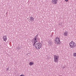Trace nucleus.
<instances>
[{
  "label": "nucleus",
  "mask_w": 76,
  "mask_h": 76,
  "mask_svg": "<svg viewBox=\"0 0 76 76\" xmlns=\"http://www.w3.org/2000/svg\"><path fill=\"white\" fill-rule=\"evenodd\" d=\"M38 37V34H37L33 39V41H32V44L33 46L35 45V44L36 43V42H38V40H37V38Z\"/></svg>",
  "instance_id": "f257e3e1"
},
{
  "label": "nucleus",
  "mask_w": 76,
  "mask_h": 76,
  "mask_svg": "<svg viewBox=\"0 0 76 76\" xmlns=\"http://www.w3.org/2000/svg\"><path fill=\"white\" fill-rule=\"evenodd\" d=\"M42 47V45L41 43H37L35 45V48L37 50H39Z\"/></svg>",
  "instance_id": "f03ea898"
},
{
  "label": "nucleus",
  "mask_w": 76,
  "mask_h": 76,
  "mask_svg": "<svg viewBox=\"0 0 76 76\" xmlns=\"http://www.w3.org/2000/svg\"><path fill=\"white\" fill-rule=\"evenodd\" d=\"M69 47L71 48H74L75 47L76 45V43L73 41L69 43Z\"/></svg>",
  "instance_id": "7ed1b4c3"
},
{
  "label": "nucleus",
  "mask_w": 76,
  "mask_h": 76,
  "mask_svg": "<svg viewBox=\"0 0 76 76\" xmlns=\"http://www.w3.org/2000/svg\"><path fill=\"white\" fill-rule=\"evenodd\" d=\"M55 43L57 45H60V40L59 37H56L55 39Z\"/></svg>",
  "instance_id": "20e7f679"
},
{
  "label": "nucleus",
  "mask_w": 76,
  "mask_h": 76,
  "mask_svg": "<svg viewBox=\"0 0 76 76\" xmlns=\"http://www.w3.org/2000/svg\"><path fill=\"white\" fill-rule=\"evenodd\" d=\"M54 61L55 63L58 62V59H59V56L57 55H54Z\"/></svg>",
  "instance_id": "39448f33"
},
{
  "label": "nucleus",
  "mask_w": 76,
  "mask_h": 76,
  "mask_svg": "<svg viewBox=\"0 0 76 76\" xmlns=\"http://www.w3.org/2000/svg\"><path fill=\"white\" fill-rule=\"evenodd\" d=\"M51 1L53 4H56L57 3L58 0H52Z\"/></svg>",
  "instance_id": "423d86ee"
},
{
  "label": "nucleus",
  "mask_w": 76,
  "mask_h": 76,
  "mask_svg": "<svg viewBox=\"0 0 76 76\" xmlns=\"http://www.w3.org/2000/svg\"><path fill=\"white\" fill-rule=\"evenodd\" d=\"M3 40L4 41H7V36H4L3 37Z\"/></svg>",
  "instance_id": "0eeeda50"
},
{
  "label": "nucleus",
  "mask_w": 76,
  "mask_h": 76,
  "mask_svg": "<svg viewBox=\"0 0 76 76\" xmlns=\"http://www.w3.org/2000/svg\"><path fill=\"white\" fill-rule=\"evenodd\" d=\"M29 19L30 21H31V22H32V21H34V18L32 17H30Z\"/></svg>",
  "instance_id": "6e6552de"
},
{
  "label": "nucleus",
  "mask_w": 76,
  "mask_h": 76,
  "mask_svg": "<svg viewBox=\"0 0 76 76\" xmlns=\"http://www.w3.org/2000/svg\"><path fill=\"white\" fill-rule=\"evenodd\" d=\"M68 34V33L67 31H65L64 32V36H67V35Z\"/></svg>",
  "instance_id": "1a4fd4ad"
},
{
  "label": "nucleus",
  "mask_w": 76,
  "mask_h": 76,
  "mask_svg": "<svg viewBox=\"0 0 76 76\" xmlns=\"http://www.w3.org/2000/svg\"><path fill=\"white\" fill-rule=\"evenodd\" d=\"M58 25L59 26H61H61H62V23L61 22H59L58 24Z\"/></svg>",
  "instance_id": "9d476101"
},
{
  "label": "nucleus",
  "mask_w": 76,
  "mask_h": 76,
  "mask_svg": "<svg viewBox=\"0 0 76 76\" xmlns=\"http://www.w3.org/2000/svg\"><path fill=\"white\" fill-rule=\"evenodd\" d=\"M52 44H53V42H51V41L49 42H48V44L49 45H51Z\"/></svg>",
  "instance_id": "9b49d317"
},
{
  "label": "nucleus",
  "mask_w": 76,
  "mask_h": 76,
  "mask_svg": "<svg viewBox=\"0 0 76 76\" xmlns=\"http://www.w3.org/2000/svg\"><path fill=\"white\" fill-rule=\"evenodd\" d=\"M34 64V62H30L29 64V65H30V66H32V64Z\"/></svg>",
  "instance_id": "f8f14e48"
},
{
  "label": "nucleus",
  "mask_w": 76,
  "mask_h": 76,
  "mask_svg": "<svg viewBox=\"0 0 76 76\" xmlns=\"http://www.w3.org/2000/svg\"><path fill=\"white\" fill-rule=\"evenodd\" d=\"M73 56H74V57H76V53H73Z\"/></svg>",
  "instance_id": "ddd939ff"
},
{
  "label": "nucleus",
  "mask_w": 76,
  "mask_h": 76,
  "mask_svg": "<svg viewBox=\"0 0 76 76\" xmlns=\"http://www.w3.org/2000/svg\"><path fill=\"white\" fill-rule=\"evenodd\" d=\"M9 67H8L6 69V71L7 72L8 70H9Z\"/></svg>",
  "instance_id": "4468645a"
},
{
  "label": "nucleus",
  "mask_w": 76,
  "mask_h": 76,
  "mask_svg": "<svg viewBox=\"0 0 76 76\" xmlns=\"http://www.w3.org/2000/svg\"><path fill=\"white\" fill-rule=\"evenodd\" d=\"M17 48L18 49V50H19L20 49V47H18Z\"/></svg>",
  "instance_id": "2eb2a0df"
},
{
  "label": "nucleus",
  "mask_w": 76,
  "mask_h": 76,
  "mask_svg": "<svg viewBox=\"0 0 76 76\" xmlns=\"http://www.w3.org/2000/svg\"><path fill=\"white\" fill-rule=\"evenodd\" d=\"M20 76H24V75H20Z\"/></svg>",
  "instance_id": "dca6fc26"
},
{
  "label": "nucleus",
  "mask_w": 76,
  "mask_h": 76,
  "mask_svg": "<svg viewBox=\"0 0 76 76\" xmlns=\"http://www.w3.org/2000/svg\"><path fill=\"white\" fill-rule=\"evenodd\" d=\"M65 1H68V0H65Z\"/></svg>",
  "instance_id": "f3484780"
},
{
  "label": "nucleus",
  "mask_w": 76,
  "mask_h": 76,
  "mask_svg": "<svg viewBox=\"0 0 76 76\" xmlns=\"http://www.w3.org/2000/svg\"><path fill=\"white\" fill-rule=\"evenodd\" d=\"M7 13H6V14H7Z\"/></svg>",
  "instance_id": "a211bd4d"
}]
</instances>
